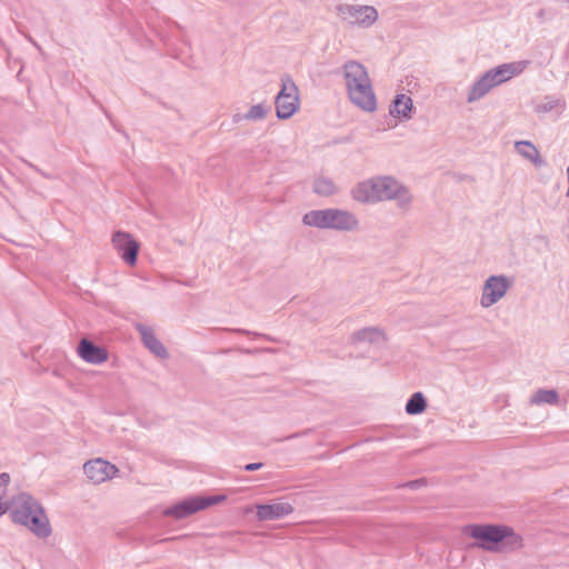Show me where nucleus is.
Listing matches in <instances>:
<instances>
[{
  "label": "nucleus",
  "instance_id": "nucleus-1",
  "mask_svg": "<svg viewBox=\"0 0 569 569\" xmlns=\"http://www.w3.org/2000/svg\"><path fill=\"white\" fill-rule=\"evenodd\" d=\"M350 196L361 204L393 201L399 210L406 212L415 201L409 188L391 176H376L359 181L351 188Z\"/></svg>",
  "mask_w": 569,
  "mask_h": 569
},
{
  "label": "nucleus",
  "instance_id": "nucleus-2",
  "mask_svg": "<svg viewBox=\"0 0 569 569\" xmlns=\"http://www.w3.org/2000/svg\"><path fill=\"white\" fill-rule=\"evenodd\" d=\"M463 531L476 540L475 547L488 552H513L523 545L522 537L506 525H469Z\"/></svg>",
  "mask_w": 569,
  "mask_h": 569
},
{
  "label": "nucleus",
  "instance_id": "nucleus-3",
  "mask_svg": "<svg viewBox=\"0 0 569 569\" xmlns=\"http://www.w3.org/2000/svg\"><path fill=\"white\" fill-rule=\"evenodd\" d=\"M12 522L29 529L38 538L51 535V526L42 506L27 492L10 499L9 510Z\"/></svg>",
  "mask_w": 569,
  "mask_h": 569
},
{
  "label": "nucleus",
  "instance_id": "nucleus-4",
  "mask_svg": "<svg viewBox=\"0 0 569 569\" xmlns=\"http://www.w3.org/2000/svg\"><path fill=\"white\" fill-rule=\"evenodd\" d=\"M342 73L350 101L366 112H373L377 109V99L366 67L356 60H349L342 66Z\"/></svg>",
  "mask_w": 569,
  "mask_h": 569
},
{
  "label": "nucleus",
  "instance_id": "nucleus-5",
  "mask_svg": "<svg viewBox=\"0 0 569 569\" xmlns=\"http://www.w3.org/2000/svg\"><path fill=\"white\" fill-rule=\"evenodd\" d=\"M302 223L307 227L338 232H356L360 228V220L356 213L339 208L310 210L302 216Z\"/></svg>",
  "mask_w": 569,
  "mask_h": 569
},
{
  "label": "nucleus",
  "instance_id": "nucleus-6",
  "mask_svg": "<svg viewBox=\"0 0 569 569\" xmlns=\"http://www.w3.org/2000/svg\"><path fill=\"white\" fill-rule=\"evenodd\" d=\"M276 114L279 119L291 118L299 109V90L289 76L281 78V90L276 97Z\"/></svg>",
  "mask_w": 569,
  "mask_h": 569
},
{
  "label": "nucleus",
  "instance_id": "nucleus-7",
  "mask_svg": "<svg viewBox=\"0 0 569 569\" xmlns=\"http://www.w3.org/2000/svg\"><path fill=\"white\" fill-rule=\"evenodd\" d=\"M339 18L351 26L369 28L378 20V11L372 6L342 3L337 7Z\"/></svg>",
  "mask_w": 569,
  "mask_h": 569
},
{
  "label": "nucleus",
  "instance_id": "nucleus-8",
  "mask_svg": "<svg viewBox=\"0 0 569 569\" xmlns=\"http://www.w3.org/2000/svg\"><path fill=\"white\" fill-rule=\"evenodd\" d=\"M512 283V279L506 274L489 276L481 288L480 306L487 309L498 303L505 298Z\"/></svg>",
  "mask_w": 569,
  "mask_h": 569
},
{
  "label": "nucleus",
  "instance_id": "nucleus-9",
  "mask_svg": "<svg viewBox=\"0 0 569 569\" xmlns=\"http://www.w3.org/2000/svg\"><path fill=\"white\" fill-rule=\"evenodd\" d=\"M224 500L223 496L191 497L164 509L163 515L182 519Z\"/></svg>",
  "mask_w": 569,
  "mask_h": 569
},
{
  "label": "nucleus",
  "instance_id": "nucleus-10",
  "mask_svg": "<svg viewBox=\"0 0 569 569\" xmlns=\"http://www.w3.org/2000/svg\"><path fill=\"white\" fill-rule=\"evenodd\" d=\"M83 471L92 483L100 485L111 479L118 472V468L107 460L97 458L86 462Z\"/></svg>",
  "mask_w": 569,
  "mask_h": 569
},
{
  "label": "nucleus",
  "instance_id": "nucleus-11",
  "mask_svg": "<svg viewBox=\"0 0 569 569\" xmlns=\"http://www.w3.org/2000/svg\"><path fill=\"white\" fill-rule=\"evenodd\" d=\"M112 244L126 263L133 266L137 262L139 243L130 233L117 231L112 236Z\"/></svg>",
  "mask_w": 569,
  "mask_h": 569
},
{
  "label": "nucleus",
  "instance_id": "nucleus-12",
  "mask_svg": "<svg viewBox=\"0 0 569 569\" xmlns=\"http://www.w3.org/2000/svg\"><path fill=\"white\" fill-rule=\"evenodd\" d=\"M528 61H516L500 64L496 68L488 70V74L493 81L495 86H499L515 76H518L525 71L528 66Z\"/></svg>",
  "mask_w": 569,
  "mask_h": 569
},
{
  "label": "nucleus",
  "instance_id": "nucleus-13",
  "mask_svg": "<svg viewBox=\"0 0 569 569\" xmlns=\"http://www.w3.org/2000/svg\"><path fill=\"white\" fill-rule=\"evenodd\" d=\"M77 351L79 357L87 363L101 365L108 360L107 350L87 338L80 340Z\"/></svg>",
  "mask_w": 569,
  "mask_h": 569
},
{
  "label": "nucleus",
  "instance_id": "nucleus-14",
  "mask_svg": "<svg viewBox=\"0 0 569 569\" xmlns=\"http://www.w3.org/2000/svg\"><path fill=\"white\" fill-rule=\"evenodd\" d=\"M257 518L261 521L281 519L293 511L289 502L278 501L269 505H257Z\"/></svg>",
  "mask_w": 569,
  "mask_h": 569
},
{
  "label": "nucleus",
  "instance_id": "nucleus-15",
  "mask_svg": "<svg viewBox=\"0 0 569 569\" xmlns=\"http://www.w3.org/2000/svg\"><path fill=\"white\" fill-rule=\"evenodd\" d=\"M137 331L141 336V340L146 348L149 349L156 357L166 359L169 353L162 342L156 337V333L151 327L142 323L136 325Z\"/></svg>",
  "mask_w": 569,
  "mask_h": 569
},
{
  "label": "nucleus",
  "instance_id": "nucleus-16",
  "mask_svg": "<svg viewBox=\"0 0 569 569\" xmlns=\"http://www.w3.org/2000/svg\"><path fill=\"white\" fill-rule=\"evenodd\" d=\"M496 86L488 72L477 79L468 90L467 102L475 103L486 97Z\"/></svg>",
  "mask_w": 569,
  "mask_h": 569
},
{
  "label": "nucleus",
  "instance_id": "nucleus-17",
  "mask_svg": "<svg viewBox=\"0 0 569 569\" xmlns=\"http://www.w3.org/2000/svg\"><path fill=\"white\" fill-rule=\"evenodd\" d=\"M412 109H413L412 99L405 93H399L396 96V98L392 101V104L390 107V114L392 117L409 120L412 117V114H411Z\"/></svg>",
  "mask_w": 569,
  "mask_h": 569
},
{
  "label": "nucleus",
  "instance_id": "nucleus-18",
  "mask_svg": "<svg viewBox=\"0 0 569 569\" xmlns=\"http://www.w3.org/2000/svg\"><path fill=\"white\" fill-rule=\"evenodd\" d=\"M351 339L353 342L380 343L385 341L386 337L382 329L367 327L353 332Z\"/></svg>",
  "mask_w": 569,
  "mask_h": 569
},
{
  "label": "nucleus",
  "instance_id": "nucleus-19",
  "mask_svg": "<svg viewBox=\"0 0 569 569\" xmlns=\"http://www.w3.org/2000/svg\"><path fill=\"white\" fill-rule=\"evenodd\" d=\"M515 148L522 158L530 161L536 167H541L543 164V160L540 156V152L533 146L532 142L527 140L517 141L515 143Z\"/></svg>",
  "mask_w": 569,
  "mask_h": 569
},
{
  "label": "nucleus",
  "instance_id": "nucleus-20",
  "mask_svg": "<svg viewBox=\"0 0 569 569\" xmlns=\"http://www.w3.org/2000/svg\"><path fill=\"white\" fill-rule=\"evenodd\" d=\"M312 190L320 197H331L339 192V187L331 178L319 176L313 180Z\"/></svg>",
  "mask_w": 569,
  "mask_h": 569
},
{
  "label": "nucleus",
  "instance_id": "nucleus-21",
  "mask_svg": "<svg viewBox=\"0 0 569 569\" xmlns=\"http://www.w3.org/2000/svg\"><path fill=\"white\" fill-rule=\"evenodd\" d=\"M558 401L559 395L553 389H538L530 396L529 399V403L532 406L557 405Z\"/></svg>",
  "mask_w": 569,
  "mask_h": 569
},
{
  "label": "nucleus",
  "instance_id": "nucleus-22",
  "mask_svg": "<svg viewBox=\"0 0 569 569\" xmlns=\"http://www.w3.org/2000/svg\"><path fill=\"white\" fill-rule=\"evenodd\" d=\"M427 409V399L420 391L415 392L408 399L405 410L410 416H417L422 413Z\"/></svg>",
  "mask_w": 569,
  "mask_h": 569
},
{
  "label": "nucleus",
  "instance_id": "nucleus-23",
  "mask_svg": "<svg viewBox=\"0 0 569 569\" xmlns=\"http://www.w3.org/2000/svg\"><path fill=\"white\" fill-rule=\"evenodd\" d=\"M267 112H268V109L263 104H261V103L254 104L248 110V112L246 114L233 116V121L238 122L240 119H246V120H251V121L262 120L267 116Z\"/></svg>",
  "mask_w": 569,
  "mask_h": 569
},
{
  "label": "nucleus",
  "instance_id": "nucleus-24",
  "mask_svg": "<svg viewBox=\"0 0 569 569\" xmlns=\"http://www.w3.org/2000/svg\"><path fill=\"white\" fill-rule=\"evenodd\" d=\"M10 483V476L7 472L0 473V517L9 510L10 500H6L7 490Z\"/></svg>",
  "mask_w": 569,
  "mask_h": 569
},
{
  "label": "nucleus",
  "instance_id": "nucleus-25",
  "mask_svg": "<svg viewBox=\"0 0 569 569\" xmlns=\"http://www.w3.org/2000/svg\"><path fill=\"white\" fill-rule=\"evenodd\" d=\"M556 108H565V100L555 97H545V99L536 107L538 112H549Z\"/></svg>",
  "mask_w": 569,
  "mask_h": 569
},
{
  "label": "nucleus",
  "instance_id": "nucleus-26",
  "mask_svg": "<svg viewBox=\"0 0 569 569\" xmlns=\"http://www.w3.org/2000/svg\"><path fill=\"white\" fill-rule=\"evenodd\" d=\"M262 467L261 462H252L244 466L246 471H256Z\"/></svg>",
  "mask_w": 569,
  "mask_h": 569
},
{
  "label": "nucleus",
  "instance_id": "nucleus-27",
  "mask_svg": "<svg viewBox=\"0 0 569 569\" xmlns=\"http://www.w3.org/2000/svg\"><path fill=\"white\" fill-rule=\"evenodd\" d=\"M417 485H418V482H417V481H415V482H410V483H409V486H410V487H416Z\"/></svg>",
  "mask_w": 569,
  "mask_h": 569
},
{
  "label": "nucleus",
  "instance_id": "nucleus-28",
  "mask_svg": "<svg viewBox=\"0 0 569 569\" xmlns=\"http://www.w3.org/2000/svg\"><path fill=\"white\" fill-rule=\"evenodd\" d=\"M567 172H569V164H568V168H567Z\"/></svg>",
  "mask_w": 569,
  "mask_h": 569
}]
</instances>
